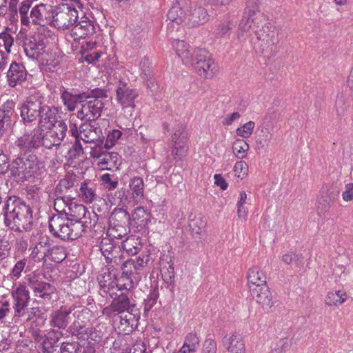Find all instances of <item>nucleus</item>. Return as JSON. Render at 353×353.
<instances>
[{
    "mask_svg": "<svg viewBox=\"0 0 353 353\" xmlns=\"http://www.w3.org/2000/svg\"><path fill=\"white\" fill-rule=\"evenodd\" d=\"M236 22L230 18L221 21L214 30V34L216 38H223L230 34V31L235 26Z\"/></svg>",
    "mask_w": 353,
    "mask_h": 353,
    "instance_id": "obj_46",
    "label": "nucleus"
},
{
    "mask_svg": "<svg viewBox=\"0 0 353 353\" xmlns=\"http://www.w3.org/2000/svg\"><path fill=\"white\" fill-rule=\"evenodd\" d=\"M172 46L184 65L192 63L194 50H191L188 44L184 41L176 40L173 41Z\"/></svg>",
    "mask_w": 353,
    "mask_h": 353,
    "instance_id": "obj_33",
    "label": "nucleus"
},
{
    "mask_svg": "<svg viewBox=\"0 0 353 353\" xmlns=\"http://www.w3.org/2000/svg\"><path fill=\"white\" fill-rule=\"evenodd\" d=\"M80 343L78 342L63 343L59 353H78Z\"/></svg>",
    "mask_w": 353,
    "mask_h": 353,
    "instance_id": "obj_64",
    "label": "nucleus"
},
{
    "mask_svg": "<svg viewBox=\"0 0 353 353\" xmlns=\"http://www.w3.org/2000/svg\"><path fill=\"white\" fill-rule=\"evenodd\" d=\"M249 150L248 143L243 139H236L232 145V150L238 159H243Z\"/></svg>",
    "mask_w": 353,
    "mask_h": 353,
    "instance_id": "obj_53",
    "label": "nucleus"
},
{
    "mask_svg": "<svg viewBox=\"0 0 353 353\" xmlns=\"http://www.w3.org/2000/svg\"><path fill=\"white\" fill-rule=\"evenodd\" d=\"M67 203L61 210V214L72 219L74 221H91L90 218L86 216L88 210L83 205L77 204L70 199H67Z\"/></svg>",
    "mask_w": 353,
    "mask_h": 353,
    "instance_id": "obj_20",
    "label": "nucleus"
},
{
    "mask_svg": "<svg viewBox=\"0 0 353 353\" xmlns=\"http://www.w3.org/2000/svg\"><path fill=\"white\" fill-rule=\"evenodd\" d=\"M26 264L27 259L26 258L21 259L17 261L10 274L12 278H14L15 279H19L21 276V272L23 271L26 266Z\"/></svg>",
    "mask_w": 353,
    "mask_h": 353,
    "instance_id": "obj_62",
    "label": "nucleus"
},
{
    "mask_svg": "<svg viewBox=\"0 0 353 353\" xmlns=\"http://www.w3.org/2000/svg\"><path fill=\"white\" fill-rule=\"evenodd\" d=\"M250 41L256 52L264 53L272 50L273 46L276 43V38L272 27L265 25L261 28H256Z\"/></svg>",
    "mask_w": 353,
    "mask_h": 353,
    "instance_id": "obj_8",
    "label": "nucleus"
},
{
    "mask_svg": "<svg viewBox=\"0 0 353 353\" xmlns=\"http://www.w3.org/2000/svg\"><path fill=\"white\" fill-rule=\"evenodd\" d=\"M78 194L79 198L87 204L93 203L98 198L96 184L88 179L81 183Z\"/></svg>",
    "mask_w": 353,
    "mask_h": 353,
    "instance_id": "obj_29",
    "label": "nucleus"
},
{
    "mask_svg": "<svg viewBox=\"0 0 353 353\" xmlns=\"http://www.w3.org/2000/svg\"><path fill=\"white\" fill-rule=\"evenodd\" d=\"M43 170V162L32 152H20L19 157L10 165L12 174L24 179L40 175Z\"/></svg>",
    "mask_w": 353,
    "mask_h": 353,
    "instance_id": "obj_3",
    "label": "nucleus"
},
{
    "mask_svg": "<svg viewBox=\"0 0 353 353\" xmlns=\"http://www.w3.org/2000/svg\"><path fill=\"white\" fill-rule=\"evenodd\" d=\"M243 17L250 20L254 26L259 24L263 19L259 0H248Z\"/></svg>",
    "mask_w": 353,
    "mask_h": 353,
    "instance_id": "obj_30",
    "label": "nucleus"
},
{
    "mask_svg": "<svg viewBox=\"0 0 353 353\" xmlns=\"http://www.w3.org/2000/svg\"><path fill=\"white\" fill-rule=\"evenodd\" d=\"M149 261V256H139L136 259H127L121 266V276L120 282H123L122 286L126 290L134 288V284L138 283L142 277L145 268Z\"/></svg>",
    "mask_w": 353,
    "mask_h": 353,
    "instance_id": "obj_5",
    "label": "nucleus"
},
{
    "mask_svg": "<svg viewBox=\"0 0 353 353\" xmlns=\"http://www.w3.org/2000/svg\"><path fill=\"white\" fill-rule=\"evenodd\" d=\"M107 97V91L101 88L87 92L86 97L81 101V109L77 112V117L87 121L97 119L104 108L102 100Z\"/></svg>",
    "mask_w": 353,
    "mask_h": 353,
    "instance_id": "obj_4",
    "label": "nucleus"
},
{
    "mask_svg": "<svg viewBox=\"0 0 353 353\" xmlns=\"http://www.w3.org/2000/svg\"><path fill=\"white\" fill-rule=\"evenodd\" d=\"M327 190H323L317 201V211L319 214H324L330 208V204L334 200Z\"/></svg>",
    "mask_w": 353,
    "mask_h": 353,
    "instance_id": "obj_48",
    "label": "nucleus"
},
{
    "mask_svg": "<svg viewBox=\"0 0 353 353\" xmlns=\"http://www.w3.org/2000/svg\"><path fill=\"white\" fill-rule=\"evenodd\" d=\"M41 137H40V147L43 146L46 148L50 149L53 146L60 145L61 143L59 139H57L54 134L50 131L44 132V130L41 128Z\"/></svg>",
    "mask_w": 353,
    "mask_h": 353,
    "instance_id": "obj_49",
    "label": "nucleus"
},
{
    "mask_svg": "<svg viewBox=\"0 0 353 353\" xmlns=\"http://www.w3.org/2000/svg\"><path fill=\"white\" fill-rule=\"evenodd\" d=\"M347 300V294L344 290L329 292L325 299V303L329 306L343 304Z\"/></svg>",
    "mask_w": 353,
    "mask_h": 353,
    "instance_id": "obj_44",
    "label": "nucleus"
},
{
    "mask_svg": "<svg viewBox=\"0 0 353 353\" xmlns=\"http://www.w3.org/2000/svg\"><path fill=\"white\" fill-rule=\"evenodd\" d=\"M74 308L72 307H61L59 309L53 311L50 316V325L52 327H56L59 330H65L70 320V314Z\"/></svg>",
    "mask_w": 353,
    "mask_h": 353,
    "instance_id": "obj_21",
    "label": "nucleus"
},
{
    "mask_svg": "<svg viewBox=\"0 0 353 353\" xmlns=\"http://www.w3.org/2000/svg\"><path fill=\"white\" fill-rule=\"evenodd\" d=\"M256 28H259V24L254 26L250 20L242 17L236 30V39L239 43H244L249 37H252L250 30L254 32Z\"/></svg>",
    "mask_w": 353,
    "mask_h": 353,
    "instance_id": "obj_37",
    "label": "nucleus"
},
{
    "mask_svg": "<svg viewBox=\"0 0 353 353\" xmlns=\"http://www.w3.org/2000/svg\"><path fill=\"white\" fill-rule=\"evenodd\" d=\"M30 4L28 1H23L19 6L21 22L23 25L28 26L30 23V14L28 11Z\"/></svg>",
    "mask_w": 353,
    "mask_h": 353,
    "instance_id": "obj_59",
    "label": "nucleus"
},
{
    "mask_svg": "<svg viewBox=\"0 0 353 353\" xmlns=\"http://www.w3.org/2000/svg\"><path fill=\"white\" fill-rule=\"evenodd\" d=\"M255 124L253 121H250L244 123L241 127L236 130V133L238 136L243 138H248L253 132Z\"/></svg>",
    "mask_w": 353,
    "mask_h": 353,
    "instance_id": "obj_61",
    "label": "nucleus"
},
{
    "mask_svg": "<svg viewBox=\"0 0 353 353\" xmlns=\"http://www.w3.org/2000/svg\"><path fill=\"white\" fill-rule=\"evenodd\" d=\"M188 133L185 127L182 124L177 125L172 136L173 142L172 155L174 159H183L187 152L186 141Z\"/></svg>",
    "mask_w": 353,
    "mask_h": 353,
    "instance_id": "obj_17",
    "label": "nucleus"
},
{
    "mask_svg": "<svg viewBox=\"0 0 353 353\" xmlns=\"http://www.w3.org/2000/svg\"><path fill=\"white\" fill-rule=\"evenodd\" d=\"M74 308L72 314L74 320L68 327V332L80 339H88L93 334V328L89 326L88 323L92 317V312L86 307Z\"/></svg>",
    "mask_w": 353,
    "mask_h": 353,
    "instance_id": "obj_6",
    "label": "nucleus"
},
{
    "mask_svg": "<svg viewBox=\"0 0 353 353\" xmlns=\"http://www.w3.org/2000/svg\"><path fill=\"white\" fill-rule=\"evenodd\" d=\"M111 221H114V224H125L129 223L131 221L130 214L127 212L126 210L121 208H115L110 216Z\"/></svg>",
    "mask_w": 353,
    "mask_h": 353,
    "instance_id": "obj_50",
    "label": "nucleus"
},
{
    "mask_svg": "<svg viewBox=\"0 0 353 353\" xmlns=\"http://www.w3.org/2000/svg\"><path fill=\"white\" fill-rule=\"evenodd\" d=\"M91 157L100 159L99 165L103 169L111 170V167L116 165L118 160V154L116 152L106 153L101 155L97 150L91 152Z\"/></svg>",
    "mask_w": 353,
    "mask_h": 353,
    "instance_id": "obj_43",
    "label": "nucleus"
},
{
    "mask_svg": "<svg viewBox=\"0 0 353 353\" xmlns=\"http://www.w3.org/2000/svg\"><path fill=\"white\" fill-rule=\"evenodd\" d=\"M40 112L37 126L43 128L46 124H49L50 126L54 125L58 121L59 115L57 108L53 105H48L46 103L45 97Z\"/></svg>",
    "mask_w": 353,
    "mask_h": 353,
    "instance_id": "obj_28",
    "label": "nucleus"
},
{
    "mask_svg": "<svg viewBox=\"0 0 353 353\" xmlns=\"http://www.w3.org/2000/svg\"><path fill=\"white\" fill-rule=\"evenodd\" d=\"M112 307L117 310V314L123 313H136L140 312L136 307V304L133 300L129 298L128 293L121 292L115 296L112 300Z\"/></svg>",
    "mask_w": 353,
    "mask_h": 353,
    "instance_id": "obj_24",
    "label": "nucleus"
},
{
    "mask_svg": "<svg viewBox=\"0 0 353 353\" xmlns=\"http://www.w3.org/2000/svg\"><path fill=\"white\" fill-rule=\"evenodd\" d=\"M61 332L50 330L45 336H39V331L34 332V337L37 341L39 353H59V339Z\"/></svg>",
    "mask_w": 353,
    "mask_h": 353,
    "instance_id": "obj_11",
    "label": "nucleus"
},
{
    "mask_svg": "<svg viewBox=\"0 0 353 353\" xmlns=\"http://www.w3.org/2000/svg\"><path fill=\"white\" fill-rule=\"evenodd\" d=\"M15 103L8 100L0 107V137L11 125L12 119L14 117Z\"/></svg>",
    "mask_w": 353,
    "mask_h": 353,
    "instance_id": "obj_26",
    "label": "nucleus"
},
{
    "mask_svg": "<svg viewBox=\"0 0 353 353\" xmlns=\"http://www.w3.org/2000/svg\"><path fill=\"white\" fill-rule=\"evenodd\" d=\"M61 99L68 110L73 111L76 108L77 104L86 97V92L79 94H72L68 91L64 87L60 88Z\"/></svg>",
    "mask_w": 353,
    "mask_h": 353,
    "instance_id": "obj_31",
    "label": "nucleus"
},
{
    "mask_svg": "<svg viewBox=\"0 0 353 353\" xmlns=\"http://www.w3.org/2000/svg\"><path fill=\"white\" fill-rule=\"evenodd\" d=\"M251 296L265 310L271 308L272 306V295L267 285L263 286H254L251 288Z\"/></svg>",
    "mask_w": 353,
    "mask_h": 353,
    "instance_id": "obj_25",
    "label": "nucleus"
},
{
    "mask_svg": "<svg viewBox=\"0 0 353 353\" xmlns=\"http://www.w3.org/2000/svg\"><path fill=\"white\" fill-rule=\"evenodd\" d=\"M144 182L141 177L135 176L129 181V188L134 199V204H138L144 199Z\"/></svg>",
    "mask_w": 353,
    "mask_h": 353,
    "instance_id": "obj_34",
    "label": "nucleus"
},
{
    "mask_svg": "<svg viewBox=\"0 0 353 353\" xmlns=\"http://www.w3.org/2000/svg\"><path fill=\"white\" fill-rule=\"evenodd\" d=\"M119 247V245L114 243L112 239L108 237L103 238L99 245L100 250L105 258L109 256L117 248Z\"/></svg>",
    "mask_w": 353,
    "mask_h": 353,
    "instance_id": "obj_54",
    "label": "nucleus"
},
{
    "mask_svg": "<svg viewBox=\"0 0 353 353\" xmlns=\"http://www.w3.org/2000/svg\"><path fill=\"white\" fill-rule=\"evenodd\" d=\"M47 258L52 261L59 263L66 258L65 248L62 246H53L48 248Z\"/></svg>",
    "mask_w": 353,
    "mask_h": 353,
    "instance_id": "obj_51",
    "label": "nucleus"
},
{
    "mask_svg": "<svg viewBox=\"0 0 353 353\" xmlns=\"http://www.w3.org/2000/svg\"><path fill=\"white\" fill-rule=\"evenodd\" d=\"M49 246L50 243L48 240L47 239H42L32 248L30 254V257L34 262H43V263H46Z\"/></svg>",
    "mask_w": 353,
    "mask_h": 353,
    "instance_id": "obj_35",
    "label": "nucleus"
},
{
    "mask_svg": "<svg viewBox=\"0 0 353 353\" xmlns=\"http://www.w3.org/2000/svg\"><path fill=\"white\" fill-rule=\"evenodd\" d=\"M41 126H37L32 130H26L14 142L19 152H32L40 148Z\"/></svg>",
    "mask_w": 353,
    "mask_h": 353,
    "instance_id": "obj_13",
    "label": "nucleus"
},
{
    "mask_svg": "<svg viewBox=\"0 0 353 353\" xmlns=\"http://www.w3.org/2000/svg\"><path fill=\"white\" fill-rule=\"evenodd\" d=\"M77 176L73 173L68 172L65 176L61 179L55 188L56 195H64L69 190L75 185Z\"/></svg>",
    "mask_w": 353,
    "mask_h": 353,
    "instance_id": "obj_39",
    "label": "nucleus"
},
{
    "mask_svg": "<svg viewBox=\"0 0 353 353\" xmlns=\"http://www.w3.org/2000/svg\"><path fill=\"white\" fill-rule=\"evenodd\" d=\"M248 281L250 291H251V288H254V286L258 287L267 285L266 276L265 274L257 267H253L248 270Z\"/></svg>",
    "mask_w": 353,
    "mask_h": 353,
    "instance_id": "obj_40",
    "label": "nucleus"
},
{
    "mask_svg": "<svg viewBox=\"0 0 353 353\" xmlns=\"http://www.w3.org/2000/svg\"><path fill=\"white\" fill-rule=\"evenodd\" d=\"M188 65L194 66L198 74L205 79L212 78L219 70L209 52L202 48L194 49L192 63Z\"/></svg>",
    "mask_w": 353,
    "mask_h": 353,
    "instance_id": "obj_7",
    "label": "nucleus"
},
{
    "mask_svg": "<svg viewBox=\"0 0 353 353\" xmlns=\"http://www.w3.org/2000/svg\"><path fill=\"white\" fill-rule=\"evenodd\" d=\"M190 5V0H174L173 5L168 12V18L177 24L184 23L186 10Z\"/></svg>",
    "mask_w": 353,
    "mask_h": 353,
    "instance_id": "obj_23",
    "label": "nucleus"
},
{
    "mask_svg": "<svg viewBox=\"0 0 353 353\" xmlns=\"http://www.w3.org/2000/svg\"><path fill=\"white\" fill-rule=\"evenodd\" d=\"M23 47L26 55L32 59H39L45 49L43 43L37 42L34 38L26 41Z\"/></svg>",
    "mask_w": 353,
    "mask_h": 353,
    "instance_id": "obj_36",
    "label": "nucleus"
},
{
    "mask_svg": "<svg viewBox=\"0 0 353 353\" xmlns=\"http://www.w3.org/2000/svg\"><path fill=\"white\" fill-rule=\"evenodd\" d=\"M199 339L196 334L189 333L185 338L183 343L184 349L189 352H195L199 345Z\"/></svg>",
    "mask_w": 353,
    "mask_h": 353,
    "instance_id": "obj_57",
    "label": "nucleus"
},
{
    "mask_svg": "<svg viewBox=\"0 0 353 353\" xmlns=\"http://www.w3.org/2000/svg\"><path fill=\"white\" fill-rule=\"evenodd\" d=\"M121 353H146V347L143 342L137 341L132 345L123 350Z\"/></svg>",
    "mask_w": 353,
    "mask_h": 353,
    "instance_id": "obj_63",
    "label": "nucleus"
},
{
    "mask_svg": "<svg viewBox=\"0 0 353 353\" xmlns=\"http://www.w3.org/2000/svg\"><path fill=\"white\" fill-rule=\"evenodd\" d=\"M349 105L350 104L348 101L342 94L337 95L335 103V108L338 116H343Z\"/></svg>",
    "mask_w": 353,
    "mask_h": 353,
    "instance_id": "obj_58",
    "label": "nucleus"
},
{
    "mask_svg": "<svg viewBox=\"0 0 353 353\" xmlns=\"http://www.w3.org/2000/svg\"><path fill=\"white\" fill-rule=\"evenodd\" d=\"M101 134V130L95 127L90 123H85L80 125V139L85 143H93L98 141Z\"/></svg>",
    "mask_w": 353,
    "mask_h": 353,
    "instance_id": "obj_32",
    "label": "nucleus"
},
{
    "mask_svg": "<svg viewBox=\"0 0 353 353\" xmlns=\"http://www.w3.org/2000/svg\"><path fill=\"white\" fill-rule=\"evenodd\" d=\"M130 216L132 221L140 229L145 228L150 221V213L143 207L137 208Z\"/></svg>",
    "mask_w": 353,
    "mask_h": 353,
    "instance_id": "obj_41",
    "label": "nucleus"
},
{
    "mask_svg": "<svg viewBox=\"0 0 353 353\" xmlns=\"http://www.w3.org/2000/svg\"><path fill=\"white\" fill-rule=\"evenodd\" d=\"M92 221H74L61 214H54L49 220V230L54 237L61 240H75L80 237L86 228H91Z\"/></svg>",
    "mask_w": 353,
    "mask_h": 353,
    "instance_id": "obj_2",
    "label": "nucleus"
},
{
    "mask_svg": "<svg viewBox=\"0 0 353 353\" xmlns=\"http://www.w3.org/2000/svg\"><path fill=\"white\" fill-rule=\"evenodd\" d=\"M28 72L25 66L17 62H12L7 72V82L10 87L14 88L26 80Z\"/></svg>",
    "mask_w": 353,
    "mask_h": 353,
    "instance_id": "obj_22",
    "label": "nucleus"
},
{
    "mask_svg": "<svg viewBox=\"0 0 353 353\" xmlns=\"http://www.w3.org/2000/svg\"><path fill=\"white\" fill-rule=\"evenodd\" d=\"M110 268H108V272H105L101 276V278L99 279V292L103 296L108 294L114 299L115 296H118L117 291H121L126 289L120 286V285L123 284V282H120L119 279L117 281H116L115 275H112L110 273Z\"/></svg>",
    "mask_w": 353,
    "mask_h": 353,
    "instance_id": "obj_15",
    "label": "nucleus"
},
{
    "mask_svg": "<svg viewBox=\"0 0 353 353\" xmlns=\"http://www.w3.org/2000/svg\"><path fill=\"white\" fill-rule=\"evenodd\" d=\"M205 226V221L201 215H195L191 213L189 215L188 227L191 230L192 235L194 238H201L203 230Z\"/></svg>",
    "mask_w": 353,
    "mask_h": 353,
    "instance_id": "obj_42",
    "label": "nucleus"
},
{
    "mask_svg": "<svg viewBox=\"0 0 353 353\" xmlns=\"http://www.w3.org/2000/svg\"><path fill=\"white\" fill-rule=\"evenodd\" d=\"M54 10L51 5L40 3L34 6L30 12V23L45 26L52 24Z\"/></svg>",
    "mask_w": 353,
    "mask_h": 353,
    "instance_id": "obj_14",
    "label": "nucleus"
},
{
    "mask_svg": "<svg viewBox=\"0 0 353 353\" xmlns=\"http://www.w3.org/2000/svg\"><path fill=\"white\" fill-rule=\"evenodd\" d=\"M55 288L50 283L43 281L32 290L34 295L44 300H50Z\"/></svg>",
    "mask_w": 353,
    "mask_h": 353,
    "instance_id": "obj_45",
    "label": "nucleus"
},
{
    "mask_svg": "<svg viewBox=\"0 0 353 353\" xmlns=\"http://www.w3.org/2000/svg\"><path fill=\"white\" fill-rule=\"evenodd\" d=\"M119 319L117 324V328L120 333L129 334L137 327L140 319V312L126 313L124 316H117Z\"/></svg>",
    "mask_w": 353,
    "mask_h": 353,
    "instance_id": "obj_27",
    "label": "nucleus"
},
{
    "mask_svg": "<svg viewBox=\"0 0 353 353\" xmlns=\"http://www.w3.org/2000/svg\"><path fill=\"white\" fill-rule=\"evenodd\" d=\"M96 22L93 18L83 14L72 28L71 36L74 41L90 37L96 32Z\"/></svg>",
    "mask_w": 353,
    "mask_h": 353,
    "instance_id": "obj_16",
    "label": "nucleus"
},
{
    "mask_svg": "<svg viewBox=\"0 0 353 353\" xmlns=\"http://www.w3.org/2000/svg\"><path fill=\"white\" fill-rule=\"evenodd\" d=\"M44 96L40 93L30 94L23 102L20 108V116L24 124L37 121L40 115Z\"/></svg>",
    "mask_w": 353,
    "mask_h": 353,
    "instance_id": "obj_9",
    "label": "nucleus"
},
{
    "mask_svg": "<svg viewBox=\"0 0 353 353\" xmlns=\"http://www.w3.org/2000/svg\"><path fill=\"white\" fill-rule=\"evenodd\" d=\"M123 251H125L129 255H135L141 249L139 239L134 236H128L125 240L122 242Z\"/></svg>",
    "mask_w": 353,
    "mask_h": 353,
    "instance_id": "obj_47",
    "label": "nucleus"
},
{
    "mask_svg": "<svg viewBox=\"0 0 353 353\" xmlns=\"http://www.w3.org/2000/svg\"><path fill=\"white\" fill-rule=\"evenodd\" d=\"M79 19L78 10L68 4H62L54 11L52 25L57 29H72Z\"/></svg>",
    "mask_w": 353,
    "mask_h": 353,
    "instance_id": "obj_10",
    "label": "nucleus"
},
{
    "mask_svg": "<svg viewBox=\"0 0 353 353\" xmlns=\"http://www.w3.org/2000/svg\"><path fill=\"white\" fill-rule=\"evenodd\" d=\"M11 296L14 300V318L23 316L26 314V310L30 299L28 290L25 285L20 284L12 291Z\"/></svg>",
    "mask_w": 353,
    "mask_h": 353,
    "instance_id": "obj_18",
    "label": "nucleus"
},
{
    "mask_svg": "<svg viewBox=\"0 0 353 353\" xmlns=\"http://www.w3.org/2000/svg\"><path fill=\"white\" fill-rule=\"evenodd\" d=\"M138 96L139 93L136 89L131 88L123 81L119 82L116 89V99L123 110H128L130 117L135 108L134 100Z\"/></svg>",
    "mask_w": 353,
    "mask_h": 353,
    "instance_id": "obj_12",
    "label": "nucleus"
},
{
    "mask_svg": "<svg viewBox=\"0 0 353 353\" xmlns=\"http://www.w3.org/2000/svg\"><path fill=\"white\" fill-rule=\"evenodd\" d=\"M159 296V288L157 286L153 288L147 298L144 300V311H150L152 307L156 304L157 301Z\"/></svg>",
    "mask_w": 353,
    "mask_h": 353,
    "instance_id": "obj_55",
    "label": "nucleus"
},
{
    "mask_svg": "<svg viewBox=\"0 0 353 353\" xmlns=\"http://www.w3.org/2000/svg\"><path fill=\"white\" fill-rule=\"evenodd\" d=\"M11 244L5 235L0 234V261L7 258L10 253Z\"/></svg>",
    "mask_w": 353,
    "mask_h": 353,
    "instance_id": "obj_60",
    "label": "nucleus"
},
{
    "mask_svg": "<svg viewBox=\"0 0 353 353\" xmlns=\"http://www.w3.org/2000/svg\"><path fill=\"white\" fill-rule=\"evenodd\" d=\"M223 343L229 353H244V343L240 335L232 334L223 339Z\"/></svg>",
    "mask_w": 353,
    "mask_h": 353,
    "instance_id": "obj_38",
    "label": "nucleus"
},
{
    "mask_svg": "<svg viewBox=\"0 0 353 353\" xmlns=\"http://www.w3.org/2000/svg\"><path fill=\"white\" fill-rule=\"evenodd\" d=\"M208 19L209 15L205 8L196 5L193 7L190 5L186 10L184 24L190 28H194L205 23Z\"/></svg>",
    "mask_w": 353,
    "mask_h": 353,
    "instance_id": "obj_19",
    "label": "nucleus"
},
{
    "mask_svg": "<svg viewBox=\"0 0 353 353\" xmlns=\"http://www.w3.org/2000/svg\"><path fill=\"white\" fill-rule=\"evenodd\" d=\"M53 126L54 128L50 131L54 134V136L57 139H59L61 143L66 135V132L68 130L67 125L63 121L60 120L57 121Z\"/></svg>",
    "mask_w": 353,
    "mask_h": 353,
    "instance_id": "obj_56",
    "label": "nucleus"
},
{
    "mask_svg": "<svg viewBox=\"0 0 353 353\" xmlns=\"http://www.w3.org/2000/svg\"><path fill=\"white\" fill-rule=\"evenodd\" d=\"M105 259L108 264H112L111 268H112V270H113L114 265L121 266V264L125 261L124 252L121 250V247L117 248Z\"/></svg>",
    "mask_w": 353,
    "mask_h": 353,
    "instance_id": "obj_52",
    "label": "nucleus"
},
{
    "mask_svg": "<svg viewBox=\"0 0 353 353\" xmlns=\"http://www.w3.org/2000/svg\"><path fill=\"white\" fill-rule=\"evenodd\" d=\"M1 215L4 224L11 230L22 232L31 230L33 223L31 208L17 196H10L3 205Z\"/></svg>",
    "mask_w": 353,
    "mask_h": 353,
    "instance_id": "obj_1",
    "label": "nucleus"
}]
</instances>
